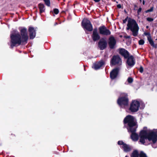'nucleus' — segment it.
Here are the masks:
<instances>
[{"label": "nucleus", "mask_w": 157, "mask_h": 157, "mask_svg": "<svg viewBox=\"0 0 157 157\" xmlns=\"http://www.w3.org/2000/svg\"><path fill=\"white\" fill-rule=\"evenodd\" d=\"M141 10H142L141 8V7L139 8L137 11V13H138V14H140V13Z\"/></svg>", "instance_id": "obj_33"}, {"label": "nucleus", "mask_w": 157, "mask_h": 157, "mask_svg": "<svg viewBox=\"0 0 157 157\" xmlns=\"http://www.w3.org/2000/svg\"><path fill=\"white\" fill-rule=\"evenodd\" d=\"M140 142L143 144L147 145L146 141H152L155 143L157 140V132H153L150 131L142 130L140 133Z\"/></svg>", "instance_id": "obj_2"}, {"label": "nucleus", "mask_w": 157, "mask_h": 157, "mask_svg": "<svg viewBox=\"0 0 157 157\" xmlns=\"http://www.w3.org/2000/svg\"><path fill=\"white\" fill-rule=\"evenodd\" d=\"M57 22H56V23L55 24V25H57Z\"/></svg>", "instance_id": "obj_40"}, {"label": "nucleus", "mask_w": 157, "mask_h": 157, "mask_svg": "<svg viewBox=\"0 0 157 157\" xmlns=\"http://www.w3.org/2000/svg\"><path fill=\"white\" fill-rule=\"evenodd\" d=\"M128 58L127 60V64L129 67H132L135 64V62L133 59V57L132 56H131Z\"/></svg>", "instance_id": "obj_16"}, {"label": "nucleus", "mask_w": 157, "mask_h": 157, "mask_svg": "<svg viewBox=\"0 0 157 157\" xmlns=\"http://www.w3.org/2000/svg\"><path fill=\"white\" fill-rule=\"evenodd\" d=\"M111 63L112 65H113L116 64L121 65L122 63V61L119 56H115L112 59Z\"/></svg>", "instance_id": "obj_9"}, {"label": "nucleus", "mask_w": 157, "mask_h": 157, "mask_svg": "<svg viewBox=\"0 0 157 157\" xmlns=\"http://www.w3.org/2000/svg\"><path fill=\"white\" fill-rule=\"evenodd\" d=\"M117 7L119 8H121V4H119L117 5Z\"/></svg>", "instance_id": "obj_35"}, {"label": "nucleus", "mask_w": 157, "mask_h": 157, "mask_svg": "<svg viewBox=\"0 0 157 157\" xmlns=\"http://www.w3.org/2000/svg\"><path fill=\"white\" fill-rule=\"evenodd\" d=\"M140 2H142V0H140Z\"/></svg>", "instance_id": "obj_42"}, {"label": "nucleus", "mask_w": 157, "mask_h": 157, "mask_svg": "<svg viewBox=\"0 0 157 157\" xmlns=\"http://www.w3.org/2000/svg\"><path fill=\"white\" fill-rule=\"evenodd\" d=\"M86 34H87V33L86 32Z\"/></svg>", "instance_id": "obj_48"}, {"label": "nucleus", "mask_w": 157, "mask_h": 157, "mask_svg": "<svg viewBox=\"0 0 157 157\" xmlns=\"http://www.w3.org/2000/svg\"><path fill=\"white\" fill-rule=\"evenodd\" d=\"M10 47L11 48H13L14 47L26 44L25 43V42H23L21 36L19 33L10 34Z\"/></svg>", "instance_id": "obj_3"}, {"label": "nucleus", "mask_w": 157, "mask_h": 157, "mask_svg": "<svg viewBox=\"0 0 157 157\" xmlns=\"http://www.w3.org/2000/svg\"><path fill=\"white\" fill-rule=\"evenodd\" d=\"M28 31L29 32V35L30 39H33L36 36V29H34V27L30 26L29 28Z\"/></svg>", "instance_id": "obj_12"}, {"label": "nucleus", "mask_w": 157, "mask_h": 157, "mask_svg": "<svg viewBox=\"0 0 157 157\" xmlns=\"http://www.w3.org/2000/svg\"><path fill=\"white\" fill-rule=\"evenodd\" d=\"M92 39L94 42L98 40V32L97 31V29L95 28L94 29L93 31L92 35Z\"/></svg>", "instance_id": "obj_14"}, {"label": "nucleus", "mask_w": 157, "mask_h": 157, "mask_svg": "<svg viewBox=\"0 0 157 157\" xmlns=\"http://www.w3.org/2000/svg\"><path fill=\"white\" fill-rule=\"evenodd\" d=\"M138 152L137 151H134L132 153L131 157H138Z\"/></svg>", "instance_id": "obj_22"}, {"label": "nucleus", "mask_w": 157, "mask_h": 157, "mask_svg": "<svg viewBox=\"0 0 157 157\" xmlns=\"http://www.w3.org/2000/svg\"><path fill=\"white\" fill-rule=\"evenodd\" d=\"M144 34L146 36H148L147 37L149 36H151L150 35V34L149 33H144Z\"/></svg>", "instance_id": "obj_34"}, {"label": "nucleus", "mask_w": 157, "mask_h": 157, "mask_svg": "<svg viewBox=\"0 0 157 157\" xmlns=\"http://www.w3.org/2000/svg\"><path fill=\"white\" fill-rule=\"evenodd\" d=\"M38 6L40 10V14L41 15L42 13L44 12L45 11V6L43 4L41 3L39 4Z\"/></svg>", "instance_id": "obj_18"}, {"label": "nucleus", "mask_w": 157, "mask_h": 157, "mask_svg": "<svg viewBox=\"0 0 157 157\" xmlns=\"http://www.w3.org/2000/svg\"><path fill=\"white\" fill-rule=\"evenodd\" d=\"M148 26H147V28H148Z\"/></svg>", "instance_id": "obj_46"}, {"label": "nucleus", "mask_w": 157, "mask_h": 157, "mask_svg": "<svg viewBox=\"0 0 157 157\" xmlns=\"http://www.w3.org/2000/svg\"><path fill=\"white\" fill-rule=\"evenodd\" d=\"M21 38L22 39L23 42H25V43H27L29 38L27 34V29L25 28L22 29L20 30Z\"/></svg>", "instance_id": "obj_8"}, {"label": "nucleus", "mask_w": 157, "mask_h": 157, "mask_svg": "<svg viewBox=\"0 0 157 157\" xmlns=\"http://www.w3.org/2000/svg\"><path fill=\"white\" fill-rule=\"evenodd\" d=\"M82 26L86 31L91 32L93 30V26L90 21L87 19H84L82 22Z\"/></svg>", "instance_id": "obj_5"}, {"label": "nucleus", "mask_w": 157, "mask_h": 157, "mask_svg": "<svg viewBox=\"0 0 157 157\" xmlns=\"http://www.w3.org/2000/svg\"><path fill=\"white\" fill-rule=\"evenodd\" d=\"M107 45V43L105 38L101 39L99 42V47L101 50H103L105 49Z\"/></svg>", "instance_id": "obj_11"}, {"label": "nucleus", "mask_w": 157, "mask_h": 157, "mask_svg": "<svg viewBox=\"0 0 157 157\" xmlns=\"http://www.w3.org/2000/svg\"><path fill=\"white\" fill-rule=\"evenodd\" d=\"M124 124H127V129L128 132L132 133L131 137L132 140L134 141L138 140V135L135 133L138 126L136 119L131 115L127 116L124 119Z\"/></svg>", "instance_id": "obj_1"}, {"label": "nucleus", "mask_w": 157, "mask_h": 157, "mask_svg": "<svg viewBox=\"0 0 157 157\" xmlns=\"http://www.w3.org/2000/svg\"><path fill=\"white\" fill-rule=\"evenodd\" d=\"M148 40L151 44V45L153 47H155L153 41L152 40L151 36H149L147 37Z\"/></svg>", "instance_id": "obj_21"}, {"label": "nucleus", "mask_w": 157, "mask_h": 157, "mask_svg": "<svg viewBox=\"0 0 157 157\" xmlns=\"http://www.w3.org/2000/svg\"><path fill=\"white\" fill-rule=\"evenodd\" d=\"M92 67L95 70H98V61H96L94 63L92 66Z\"/></svg>", "instance_id": "obj_20"}, {"label": "nucleus", "mask_w": 157, "mask_h": 157, "mask_svg": "<svg viewBox=\"0 0 157 157\" xmlns=\"http://www.w3.org/2000/svg\"><path fill=\"white\" fill-rule=\"evenodd\" d=\"M116 41L114 37L111 36L109 39V44L110 48L113 49L114 48Z\"/></svg>", "instance_id": "obj_13"}, {"label": "nucleus", "mask_w": 157, "mask_h": 157, "mask_svg": "<svg viewBox=\"0 0 157 157\" xmlns=\"http://www.w3.org/2000/svg\"><path fill=\"white\" fill-rule=\"evenodd\" d=\"M140 102L137 100L132 101L129 108L130 110L132 112H137L140 106Z\"/></svg>", "instance_id": "obj_6"}, {"label": "nucleus", "mask_w": 157, "mask_h": 157, "mask_svg": "<svg viewBox=\"0 0 157 157\" xmlns=\"http://www.w3.org/2000/svg\"><path fill=\"white\" fill-rule=\"evenodd\" d=\"M10 136H15V135L14 134H13L12 133L10 135Z\"/></svg>", "instance_id": "obj_37"}, {"label": "nucleus", "mask_w": 157, "mask_h": 157, "mask_svg": "<svg viewBox=\"0 0 157 157\" xmlns=\"http://www.w3.org/2000/svg\"><path fill=\"white\" fill-rule=\"evenodd\" d=\"M104 62L103 60H101L99 62V69L104 65Z\"/></svg>", "instance_id": "obj_23"}, {"label": "nucleus", "mask_w": 157, "mask_h": 157, "mask_svg": "<svg viewBox=\"0 0 157 157\" xmlns=\"http://www.w3.org/2000/svg\"><path fill=\"white\" fill-rule=\"evenodd\" d=\"M153 8H154L153 7H152L150 9H149V10L146 11H145V12L146 13H148V12H152V11H153Z\"/></svg>", "instance_id": "obj_27"}, {"label": "nucleus", "mask_w": 157, "mask_h": 157, "mask_svg": "<svg viewBox=\"0 0 157 157\" xmlns=\"http://www.w3.org/2000/svg\"><path fill=\"white\" fill-rule=\"evenodd\" d=\"M125 157H128L127 156H126Z\"/></svg>", "instance_id": "obj_43"}, {"label": "nucleus", "mask_w": 157, "mask_h": 157, "mask_svg": "<svg viewBox=\"0 0 157 157\" xmlns=\"http://www.w3.org/2000/svg\"><path fill=\"white\" fill-rule=\"evenodd\" d=\"M127 21V18H126L124 20H123V23H125L126 22V21Z\"/></svg>", "instance_id": "obj_36"}, {"label": "nucleus", "mask_w": 157, "mask_h": 157, "mask_svg": "<svg viewBox=\"0 0 157 157\" xmlns=\"http://www.w3.org/2000/svg\"><path fill=\"white\" fill-rule=\"evenodd\" d=\"M86 34H87V33L86 32Z\"/></svg>", "instance_id": "obj_47"}, {"label": "nucleus", "mask_w": 157, "mask_h": 157, "mask_svg": "<svg viewBox=\"0 0 157 157\" xmlns=\"http://www.w3.org/2000/svg\"><path fill=\"white\" fill-rule=\"evenodd\" d=\"M96 2H98V0H94Z\"/></svg>", "instance_id": "obj_39"}, {"label": "nucleus", "mask_w": 157, "mask_h": 157, "mask_svg": "<svg viewBox=\"0 0 157 157\" xmlns=\"http://www.w3.org/2000/svg\"><path fill=\"white\" fill-rule=\"evenodd\" d=\"M128 81L129 83H131L133 82V79L132 78L129 77L128 79Z\"/></svg>", "instance_id": "obj_29"}, {"label": "nucleus", "mask_w": 157, "mask_h": 157, "mask_svg": "<svg viewBox=\"0 0 157 157\" xmlns=\"http://www.w3.org/2000/svg\"><path fill=\"white\" fill-rule=\"evenodd\" d=\"M122 148L125 152L129 151L131 150V148L129 147L125 144H123V145L122 146Z\"/></svg>", "instance_id": "obj_19"}, {"label": "nucleus", "mask_w": 157, "mask_h": 157, "mask_svg": "<svg viewBox=\"0 0 157 157\" xmlns=\"http://www.w3.org/2000/svg\"><path fill=\"white\" fill-rule=\"evenodd\" d=\"M127 26V29L130 30L133 36H137L139 27L135 20L129 18L128 21Z\"/></svg>", "instance_id": "obj_4"}, {"label": "nucleus", "mask_w": 157, "mask_h": 157, "mask_svg": "<svg viewBox=\"0 0 157 157\" xmlns=\"http://www.w3.org/2000/svg\"><path fill=\"white\" fill-rule=\"evenodd\" d=\"M86 34H87V33L86 32Z\"/></svg>", "instance_id": "obj_50"}, {"label": "nucleus", "mask_w": 157, "mask_h": 157, "mask_svg": "<svg viewBox=\"0 0 157 157\" xmlns=\"http://www.w3.org/2000/svg\"><path fill=\"white\" fill-rule=\"evenodd\" d=\"M144 43V41L142 39L140 40L139 41V44L140 45H143Z\"/></svg>", "instance_id": "obj_28"}, {"label": "nucleus", "mask_w": 157, "mask_h": 157, "mask_svg": "<svg viewBox=\"0 0 157 157\" xmlns=\"http://www.w3.org/2000/svg\"><path fill=\"white\" fill-rule=\"evenodd\" d=\"M147 20L148 21L151 22L153 21L154 19L152 18L147 17Z\"/></svg>", "instance_id": "obj_30"}, {"label": "nucleus", "mask_w": 157, "mask_h": 157, "mask_svg": "<svg viewBox=\"0 0 157 157\" xmlns=\"http://www.w3.org/2000/svg\"><path fill=\"white\" fill-rule=\"evenodd\" d=\"M139 71L141 73H142L143 72V68L142 66H141L140 67V69H139Z\"/></svg>", "instance_id": "obj_32"}, {"label": "nucleus", "mask_w": 157, "mask_h": 157, "mask_svg": "<svg viewBox=\"0 0 157 157\" xmlns=\"http://www.w3.org/2000/svg\"><path fill=\"white\" fill-rule=\"evenodd\" d=\"M119 69L116 68L113 69L110 73V76L112 79H114L117 76L118 72Z\"/></svg>", "instance_id": "obj_15"}, {"label": "nucleus", "mask_w": 157, "mask_h": 157, "mask_svg": "<svg viewBox=\"0 0 157 157\" xmlns=\"http://www.w3.org/2000/svg\"><path fill=\"white\" fill-rule=\"evenodd\" d=\"M119 53L125 58H127L129 57V54L128 52L124 49H120L119 51Z\"/></svg>", "instance_id": "obj_17"}, {"label": "nucleus", "mask_w": 157, "mask_h": 157, "mask_svg": "<svg viewBox=\"0 0 157 157\" xmlns=\"http://www.w3.org/2000/svg\"><path fill=\"white\" fill-rule=\"evenodd\" d=\"M118 144L119 145H122L123 146V144H124L122 141H119L118 142Z\"/></svg>", "instance_id": "obj_31"}, {"label": "nucleus", "mask_w": 157, "mask_h": 157, "mask_svg": "<svg viewBox=\"0 0 157 157\" xmlns=\"http://www.w3.org/2000/svg\"><path fill=\"white\" fill-rule=\"evenodd\" d=\"M143 5H144V4H145V1L144 0L143 1Z\"/></svg>", "instance_id": "obj_38"}, {"label": "nucleus", "mask_w": 157, "mask_h": 157, "mask_svg": "<svg viewBox=\"0 0 157 157\" xmlns=\"http://www.w3.org/2000/svg\"><path fill=\"white\" fill-rule=\"evenodd\" d=\"M45 4L48 6H50V0H43Z\"/></svg>", "instance_id": "obj_24"}, {"label": "nucleus", "mask_w": 157, "mask_h": 157, "mask_svg": "<svg viewBox=\"0 0 157 157\" xmlns=\"http://www.w3.org/2000/svg\"><path fill=\"white\" fill-rule=\"evenodd\" d=\"M84 71H86V69H85V67H84Z\"/></svg>", "instance_id": "obj_41"}, {"label": "nucleus", "mask_w": 157, "mask_h": 157, "mask_svg": "<svg viewBox=\"0 0 157 157\" xmlns=\"http://www.w3.org/2000/svg\"><path fill=\"white\" fill-rule=\"evenodd\" d=\"M37 10L36 11V13H37Z\"/></svg>", "instance_id": "obj_44"}, {"label": "nucleus", "mask_w": 157, "mask_h": 157, "mask_svg": "<svg viewBox=\"0 0 157 157\" xmlns=\"http://www.w3.org/2000/svg\"><path fill=\"white\" fill-rule=\"evenodd\" d=\"M99 29L101 34L105 36L109 35L111 34V32L104 26L100 27Z\"/></svg>", "instance_id": "obj_10"}, {"label": "nucleus", "mask_w": 157, "mask_h": 157, "mask_svg": "<svg viewBox=\"0 0 157 157\" xmlns=\"http://www.w3.org/2000/svg\"><path fill=\"white\" fill-rule=\"evenodd\" d=\"M53 12L56 14H57L59 13V10L58 9L55 8L53 10Z\"/></svg>", "instance_id": "obj_26"}, {"label": "nucleus", "mask_w": 157, "mask_h": 157, "mask_svg": "<svg viewBox=\"0 0 157 157\" xmlns=\"http://www.w3.org/2000/svg\"><path fill=\"white\" fill-rule=\"evenodd\" d=\"M140 157H147L146 155L143 151H141L139 154Z\"/></svg>", "instance_id": "obj_25"}, {"label": "nucleus", "mask_w": 157, "mask_h": 157, "mask_svg": "<svg viewBox=\"0 0 157 157\" xmlns=\"http://www.w3.org/2000/svg\"><path fill=\"white\" fill-rule=\"evenodd\" d=\"M86 34H87V33L86 32Z\"/></svg>", "instance_id": "obj_49"}, {"label": "nucleus", "mask_w": 157, "mask_h": 157, "mask_svg": "<svg viewBox=\"0 0 157 157\" xmlns=\"http://www.w3.org/2000/svg\"><path fill=\"white\" fill-rule=\"evenodd\" d=\"M117 103L121 107L125 108L128 105V98L126 97L120 98L117 100Z\"/></svg>", "instance_id": "obj_7"}, {"label": "nucleus", "mask_w": 157, "mask_h": 157, "mask_svg": "<svg viewBox=\"0 0 157 157\" xmlns=\"http://www.w3.org/2000/svg\"><path fill=\"white\" fill-rule=\"evenodd\" d=\"M127 67L128 68H129V67Z\"/></svg>", "instance_id": "obj_45"}]
</instances>
